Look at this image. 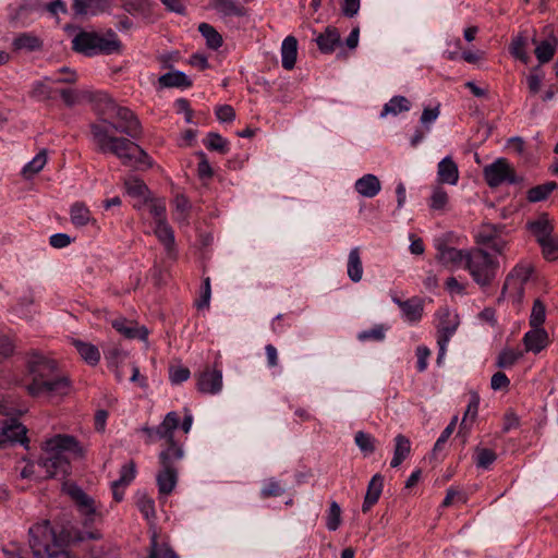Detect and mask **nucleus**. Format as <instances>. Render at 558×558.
<instances>
[{
  "label": "nucleus",
  "instance_id": "0eeeda50",
  "mask_svg": "<svg viewBox=\"0 0 558 558\" xmlns=\"http://www.w3.org/2000/svg\"><path fill=\"white\" fill-rule=\"evenodd\" d=\"M8 22L14 27H27L44 12L40 0H15L7 8Z\"/></svg>",
  "mask_w": 558,
  "mask_h": 558
},
{
  "label": "nucleus",
  "instance_id": "c85d7f7f",
  "mask_svg": "<svg viewBox=\"0 0 558 558\" xmlns=\"http://www.w3.org/2000/svg\"><path fill=\"white\" fill-rule=\"evenodd\" d=\"M380 187L379 179L371 173L364 174L362 178L357 179L354 184L355 191L367 198L375 197L379 193Z\"/></svg>",
  "mask_w": 558,
  "mask_h": 558
},
{
  "label": "nucleus",
  "instance_id": "423d86ee",
  "mask_svg": "<svg viewBox=\"0 0 558 558\" xmlns=\"http://www.w3.org/2000/svg\"><path fill=\"white\" fill-rule=\"evenodd\" d=\"M184 458V449L161 450L158 454L160 470L156 475V483L160 495H170L178 483V463Z\"/></svg>",
  "mask_w": 558,
  "mask_h": 558
},
{
  "label": "nucleus",
  "instance_id": "f704fd0d",
  "mask_svg": "<svg viewBox=\"0 0 558 558\" xmlns=\"http://www.w3.org/2000/svg\"><path fill=\"white\" fill-rule=\"evenodd\" d=\"M158 82L161 87L171 88V87H181L187 88L192 86V81L187 77V75L182 71H172L165 73L158 78Z\"/></svg>",
  "mask_w": 558,
  "mask_h": 558
},
{
  "label": "nucleus",
  "instance_id": "bb28decb",
  "mask_svg": "<svg viewBox=\"0 0 558 558\" xmlns=\"http://www.w3.org/2000/svg\"><path fill=\"white\" fill-rule=\"evenodd\" d=\"M527 229L535 236L537 243L553 236L554 226L547 214H542L537 219L527 222Z\"/></svg>",
  "mask_w": 558,
  "mask_h": 558
},
{
  "label": "nucleus",
  "instance_id": "680f3d73",
  "mask_svg": "<svg viewBox=\"0 0 558 558\" xmlns=\"http://www.w3.org/2000/svg\"><path fill=\"white\" fill-rule=\"evenodd\" d=\"M199 159L197 165V174L201 180H210L214 175V170L208 161L207 155L204 151L196 153Z\"/></svg>",
  "mask_w": 558,
  "mask_h": 558
},
{
  "label": "nucleus",
  "instance_id": "2eb2a0df",
  "mask_svg": "<svg viewBox=\"0 0 558 558\" xmlns=\"http://www.w3.org/2000/svg\"><path fill=\"white\" fill-rule=\"evenodd\" d=\"M531 274L532 267L529 264L520 263L515 267H513V269L507 275L505 279L501 295L498 299V301L505 298L509 289L521 292L523 290L524 283L529 281Z\"/></svg>",
  "mask_w": 558,
  "mask_h": 558
},
{
  "label": "nucleus",
  "instance_id": "9d476101",
  "mask_svg": "<svg viewBox=\"0 0 558 558\" xmlns=\"http://www.w3.org/2000/svg\"><path fill=\"white\" fill-rule=\"evenodd\" d=\"M505 230V225L484 222L480 226L474 236L475 243L488 246L497 254H502L507 246V241L502 238Z\"/></svg>",
  "mask_w": 558,
  "mask_h": 558
},
{
  "label": "nucleus",
  "instance_id": "338daca9",
  "mask_svg": "<svg viewBox=\"0 0 558 558\" xmlns=\"http://www.w3.org/2000/svg\"><path fill=\"white\" fill-rule=\"evenodd\" d=\"M191 376V372L185 366H171L169 368V379L172 385H180L186 381Z\"/></svg>",
  "mask_w": 558,
  "mask_h": 558
},
{
  "label": "nucleus",
  "instance_id": "9b49d317",
  "mask_svg": "<svg viewBox=\"0 0 558 558\" xmlns=\"http://www.w3.org/2000/svg\"><path fill=\"white\" fill-rule=\"evenodd\" d=\"M484 180L490 187L500 186L507 182L514 184L518 182L515 171L509 165L506 158H498L493 163L483 169Z\"/></svg>",
  "mask_w": 558,
  "mask_h": 558
},
{
  "label": "nucleus",
  "instance_id": "f3484780",
  "mask_svg": "<svg viewBox=\"0 0 558 558\" xmlns=\"http://www.w3.org/2000/svg\"><path fill=\"white\" fill-rule=\"evenodd\" d=\"M436 258L445 266L459 267L463 265L465 267L468 250H460L448 246L447 244H439L437 246Z\"/></svg>",
  "mask_w": 558,
  "mask_h": 558
},
{
  "label": "nucleus",
  "instance_id": "20e7f679",
  "mask_svg": "<svg viewBox=\"0 0 558 558\" xmlns=\"http://www.w3.org/2000/svg\"><path fill=\"white\" fill-rule=\"evenodd\" d=\"M464 269L469 271L476 284L485 289L495 280L499 269V260L482 247H472L468 250Z\"/></svg>",
  "mask_w": 558,
  "mask_h": 558
},
{
  "label": "nucleus",
  "instance_id": "ddd939ff",
  "mask_svg": "<svg viewBox=\"0 0 558 558\" xmlns=\"http://www.w3.org/2000/svg\"><path fill=\"white\" fill-rule=\"evenodd\" d=\"M26 427L15 418L5 422L0 428V447L21 444L27 447Z\"/></svg>",
  "mask_w": 558,
  "mask_h": 558
},
{
  "label": "nucleus",
  "instance_id": "6e6d98bb",
  "mask_svg": "<svg viewBox=\"0 0 558 558\" xmlns=\"http://www.w3.org/2000/svg\"><path fill=\"white\" fill-rule=\"evenodd\" d=\"M521 356V352L513 349H505L499 353L496 365L499 368H509L513 366Z\"/></svg>",
  "mask_w": 558,
  "mask_h": 558
},
{
  "label": "nucleus",
  "instance_id": "603ef678",
  "mask_svg": "<svg viewBox=\"0 0 558 558\" xmlns=\"http://www.w3.org/2000/svg\"><path fill=\"white\" fill-rule=\"evenodd\" d=\"M478 405H480V397L477 393H473L470 398V401L468 403L466 410L464 412L462 422L460 424V432L462 429L469 428L468 421L470 420L471 423L475 420L478 412Z\"/></svg>",
  "mask_w": 558,
  "mask_h": 558
},
{
  "label": "nucleus",
  "instance_id": "72a5a7b5",
  "mask_svg": "<svg viewBox=\"0 0 558 558\" xmlns=\"http://www.w3.org/2000/svg\"><path fill=\"white\" fill-rule=\"evenodd\" d=\"M410 452H411L410 439L402 434H398L395 437L393 457L390 461L391 468H398L409 457Z\"/></svg>",
  "mask_w": 558,
  "mask_h": 558
},
{
  "label": "nucleus",
  "instance_id": "052dcab7",
  "mask_svg": "<svg viewBox=\"0 0 558 558\" xmlns=\"http://www.w3.org/2000/svg\"><path fill=\"white\" fill-rule=\"evenodd\" d=\"M542 247V253L545 259L556 260L558 258V239L550 236L544 242H538Z\"/></svg>",
  "mask_w": 558,
  "mask_h": 558
},
{
  "label": "nucleus",
  "instance_id": "f257e3e1",
  "mask_svg": "<svg viewBox=\"0 0 558 558\" xmlns=\"http://www.w3.org/2000/svg\"><path fill=\"white\" fill-rule=\"evenodd\" d=\"M94 109L100 121L89 125L93 142L101 154H112L123 166L150 167L151 159L134 141L109 134L108 122H112L119 104L106 93H97L93 98Z\"/></svg>",
  "mask_w": 558,
  "mask_h": 558
},
{
  "label": "nucleus",
  "instance_id": "864d4df0",
  "mask_svg": "<svg viewBox=\"0 0 558 558\" xmlns=\"http://www.w3.org/2000/svg\"><path fill=\"white\" fill-rule=\"evenodd\" d=\"M510 52L514 58L519 59L525 64L530 60V57L526 53V39L523 36H517L512 39L510 45Z\"/></svg>",
  "mask_w": 558,
  "mask_h": 558
},
{
  "label": "nucleus",
  "instance_id": "a211bd4d",
  "mask_svg": "<svg viewBox=\"0 0 558 558\" xmlns=\"http://www.w3.org/2000/svg\"><path fill=\"white\" fill-rule=\"evenodd\" d=\"M402 312V317L409 323H417L421 320L424 312V301L420 296H413L405 301L399 298H392Z\"/></svg>",
  "mask_w": 558,
  "mask_h": 558
},
{
  "label": "nucleus",
  "instance_id": "2f4dec72",
  "mask_svg": "<svg viewBox=\"0 0 558 558\" xmlns=\"http://www.w3.org/2000/svg\"><path fill=\"white\" fill-rule=\"evenodd\" d=\"M72 344L78 352L80 356L88 365L96 366L99 363L100 351L95 344L82 341L80 339H73Z\"/></svg>",
  "mask_w": 558,
  "mask_h": 558
},
{
  "label": "nucleus",
  "instance_id": "393cba45",
  "mask_svg": "<svg viewBox=\"0 0 558 558\" xmlns=\"http://www.w3.org/2000/svg\"><path fill=\"white\" fill-rule=\"evenodd\" d=\"M532 43L535 45L534 53L539 64L548 63L554 58L558 44V39L555 36L541 41L533 37Z\"/></svg>",
  "mask_w": 558,
  "mask_h": 558
},
{
  "label": "nucleus",
  "instance_id": "4468645a",
  "mask_svg": "<svg viewBox=\"0 0 558 558\" xmlns=\"http://www.w3.org/2000/svg\"><path fill=\"white\" fill-rule=\"evenodd\" d=\"M120 7L125 13L145 23H154L157 20L154 13L156 3L150 0H122Z\"/></svg>",
  "mask_w": 558,
  "mask_h": 558
},
{
  "label": "nucleus",
  "instance_id": "79ce46f5",
  "mask_svg": "<svg viewBox=\"0 0 558 558\" xmlns=\"http://www.w3.org/2000/svg\"><path fill=\"white\" fill-rule=\"evenodd\" d=\"M215 9L225 16H244L247 11L243 5L233 0H216Z\"/></svg>",
  "mask_w": 558,
  "mask_h": 558
},
{
  "label": "nucleus",
  "instance_id": "6ab92c4d",
  "mask_svg": "<svg viewBox=\"0 0 558 558\" xmlns=\"http://www.w3.org/2000/svg\"><path fill=\"white\" fill-rule=\"evenodd\" d=\"M523 344L526 352L537 354L549 344L548 332L543 327H531L523 336Z\"/></svg>",
  "mask_w": 558,
  "mask_h": 558
},
{
  "label": "nucleus",
  "instance_id": "4be33fe9",
  "mask_svg": "<svg viewBox=\"0 0 558 558\" xmlns=\"http://www.w3.org/2000/svg\"><path fill=\"white\" fill-rule=\"evenodd\" d=\"M437 180L441 184L456 185L458 183V165L450 156H447L439 161L437 167Z\"/></svg>",
  "mask_w": 558,
  "mask_h": 558
},
{
  "label": "nucleus",
  "instance_id": "bf43d9fd",
  "mask_svg": "<svg viewBox=\"0 0 558 558\" xmlns=\"http://www.w3.org/2000/svg\"><path fill=\"white\" fill-rule=\"evenodd\" d=\"M341 524V508L336 501L330 502L326 526L329 531H336Z\"/></svg>",
  "mask_w": 558,
  "mask_h": 558
},
{
  "label": "nucleus",
  "instance_id": "8fccbe9b",
  "mask_svg": "<svg viewBox=\"0 0 558 558\" xmlns=\"http://www.w3.org/2000/svg\"><path fill=\"white\" fill-rule=\"evenodd\" d=\"M449 202L448 193L440 185H437L433 189L430 198H429V207L433 210H444Z\"/></svg>",
  "mask_w": 558,
  "mask_h": 558
},
{
  "label": "nucleus",
  "instance_id": "7c9ffc66",
  "mask_svg": "<svg viewBox=\"0 0 558 558\" xmlns=\"http://www.w3.org/2000/svg\"><path fill=\"white\" fill-rule=\"evenodd\" d=\"M298 57V40L294 36H287L281 45V63L283 69L292 70Z\"/></svg>",
  "mask_w": 558,
  "mask_h": 558
},
{
  "label": "nucleus",
  "instance_id": "58836bf2",
  "mask_svg": "<svg viewBox=\"0 0 558 558\" xmlns=\"http://www.w3.org/2000/svg\"><path fill=\"white\" fill-rule=\"evenodd\" d=\"M557 187L558 184L555 181L536 185L527 191L526 198L531 203L545 201Z\"/></svg>",
  "mask_w": 558,
  "mask_h": 558
},
{
  "label": "nucleus",
  "instance_id": "0e129e2a",
  "mask_svg": "<svg viewBox=\"0 0 558 558\" xmlns=\"http://www.w3.org/2000/svg\"><path fill=\"white\" fill-rule=\"evenodd\" d=\"M386 328L383 325H376L375 327L363 330L357 335L360 341H383L385 339Z\"/></svg>",
  "mask_w": 558,
  "mask_h": 558
},
{
  "label": "nucleus",
  "instance_id": "13d9d810",
  "mask_svg": "<svg viewBox=\"0 0 558 558\" xmlns=\"http://www.w3.org/2000/svg\"><path fill=\"white\" fill-rule=\"evenodd\" d=\"M284 493V488L281 486L280 482L275 478H269L265 482L264 486L260 489V498L267 499L270 497H279Z\"/></svg>",
  "mask_w": 558,
  "mask_h": 558
},
{
  "label": "nucleus",
  "instance_id": "5701e85b",
  "mask_svg": "<svg viewBox=\"0 0 558 558\" xmlns=\"http://www.w3.org/2000/svg\"><path fill=\"white\" fill-rule=\"evenodd\" d=\"M111 325L119 333L128 339H147L148 331L145 327H137L134 322L123 317L112 320Z\"/></svg>",
  "mask_w": 558,
  "mask_h": 558
},
{
  "label": "nucleus",
  "instance_id": "4c0bfd02",
  "mask_svg": "<svg viewBox=\"0 0 558 558\" xmlns=\"http://www.w3.org/2000/svg\"><path fill=\"white\" fill-rule=\"evenodd\" d=\"M411 102L404 96H393L387 104H385L380 117L388 114L397 116L401 112L409 111Z\"/></svg>",
  "mask_w": 558,
  "mask_h": 558
},
{
  "label": "nucleus",
  "instance_id": "aec40b11",
  "mask_svg": "<svg viewBox=\"0 0 558 558\" xmlns=\"http://www.w3.org/2000/svg\"><path fill=\"white\" fill-rule=\"evenodd\" d=\"M110 0H73L72 9L75 15H98L109 11Z\"/></svg>",
  "mask_w": 558,
  "mask_h": 558
},
{
  "label": "nucleus",
  "instance_id": "ea45409f",
  "mask_svg": "<svg viewBox=\"0 0 558 558\" xmlns=\"http://www.w3.org/2000/svg\"><path fill=\"white\" fill-rule=\"evenodd\" d=\"M71 222L77 227H84L92 220L90 210L83 203L76 202L70 209Z\"/></svg>",
  "mask_w": 558,
  "mask_h": 558
},
{
  "label": "nucleus",
  "instance_id": "b1692460",
  "mask_svg": "<svg viewBox=\"0 0 558 558\" xmlns=\"http://www.w3.org/2000/svg\"><path fill=\"white\" fill-rule=\"evenodd\" d=\"M384 487V476L379 473L375 474L367 485V490L364 497V501L362 505V511L364 513L368 512L371 508L377 504L379 497L383 493Z\"/></svg>",
  "mask_w": 558,
  "mask_h": 558
},
{
  "label": "nucleus",
  "instance_id": "a878e982",
  "mask_svg": "<svg viewBox=\"0 0 558 558\" xmlns=\"http://www.w3.org/2000/svg\"><path fill=\"white\" fill-rule=\"evenodd\" d=\"M96 36L94 32H80L72 40L73 50L92 57L96 54Z\"/></svg>",
  "mask_w": 558,
  "mask_h": 558
},
{
  "label": "nucleus",
  "instance_id": "e2e57ef3",
  "mask_svg": "<svg viewBox=\"0 0 558 558\" xmlns=\"http://www.w3.org/2000/svg\"><path fill=\"white\" fill-rule=\"evenodd\" d=\"M476 452L477 468L488 469L497 459V454L492 449L477 448Z\"/></svg>",
  "mask_w": 558,
  "mask_h": 558
},
{
  "label": "nucleus",
  "instance_id": "c9c22d12",
  "mask_svg": "<svg viewBox=\"0 0 558 558\" xmlns=\"http://www.w3.org/2000/svg\"><path fill=\"white\" fill-rule=\"evenodd\" d=\"M108 367L114 369L118 380H122V374L119 366L128 359V353L117 345L109 347L104 351Z\"/></svg>",
  "mask_w": 558,
  "mask_h": 558
},
{
  "label": "nucleus",
  "instance_id": "473e14b6",
  "mask_svg": "<svg viewBox=\"0 0 558 558\" xmlns=\"http://www.w3.org/2000/svg\"><path fill=\"white\" fill-rule=\"evenodd\" d=\"M347 272L350 280L354 283L360 282L363 277V264L360 247H353L349 252Z\"/></svg>",
  "mask_w": 558,
  "mask_h": 558
},
{
  "label": "nucleus",
  "instance_id": "09e8293b",
  "mask_svg": "<svg viewBox=\"0 0 558 558\" xmlns=\"http://www.w3.org/2000/svg\"><path fill=\"white\" fill-rule=\"evenodd\" d=\"M204 144L207 149L218 151L222 155L229 151V142L223 138L220 134L215 132H209L207 134Z\"/></svg>",
  "mask_w": 558,
  "mask_h": 558
},
{
  "label": "nucleus",
  "instance_id": "de8ad7c7",
  "mask_svg": "<svg viewBox=\"0 0 558 558\" xmlns=\"http://www.w3.org/2000/svg\"><path fill=\"white\" fill-rule=\"evenodd\" d=\"M46 80H49L52 84H74L77 81V73L69 66H62L51 75L46 76Z\"/></svg>",
  "mask_w": 558,
  "mask_h": 558
},
{
  "label": "nucleus",
  "instance_id": "774afa93",
  "mask_svg": "<svg viewBox=\"0 0 558 558\" xmlns=\"http://www.w3.org/2000/svg\"><path fill=\"white\" fill-rule=\"evenodd\" d=\"M148 558H179L178 555L168 547L159 548L156 536L151 539V550Z\"/></svg>",
  "mask_w": 558,
  "mask_h": 558
},
{
  "label": "nucleus",
  "instance_id": "49530a36",
  "mask_svg": "<svg viewBox=\"0 0 558 558\" xmlns=\"http://www.w3.org/2000/svg\"><path fill=\"white\" fill-rule=\"evenodd\" d=\"M136 506L146 520L156 518L155 501L146 493L137 494Z\"/></svg>",
  "mask_w": 558,
  "mask_h": 558
},
{
  "label": "nucleus",
  "instance_id": "e433bc0d",
  "mask_svg": "<svg viewBox=\"0 0 558 558\" xmlns=\"http://www.w3.org/2000/svg\"><path fill=\"white\" fill-rule=\"evenodd\" d=\"M46 76L43 80L35 81L28 93L29 97L36 101H48L54 97V89Z\"/></svg>",
  "mask_w": 558,
  "mask_h": 558
},
{
  "label": "nucleus",
  "instance_id": "f03ea898",
  "mask_svg": "<svg viewBox=\"0 0 558 558\" xmlns=\"http://www.w3.org/2000/svg\"><path fill=\"white\" fill-rule=\"evenodd\" d=\"M28 371L33 377L27 386L31 396L59 397L69 393L70 380L59 372L56 361L33 354L28 360Z\"/></svg>",
  "mask_w": 558,
  "mask_h": 558
},
{
  "label": "nucleus",
  "instance_id": "412c9836",
  "mask_svg": "<svg viewBox=\"0 0 558 558\" xmlns=\"http://www.w3.org/2000/svg\"><path fill=\"white\" fill-rule=\"evenodd\" d=\"M13 51L38 52L44 49V40L32 32L17 34L12 40Z\"/></svg>",
  "mask_w": 558,
  "mask_h": 558
},
{
  "label": "nucleus",
  "instance_id": "a18cd8bd",
  "mask_svg": "<svg viewBox=\"0 0 558 558\" xmlns=\"http://www.w3.org/2000/svg\"><path fill=\"white\" fill-rule=\"evenodd\" d=\"M354 442L364 457L373 454L376 450V438L368 433L362 430L355 433Z\"/></svg>",
  "mask_w": 558,
  "mask_h": 558
},
{
  "label": "nucleus",
  "instance_id": "a19ab883",
  "mask_svg": "<svg viewBox=\"0 0 558 558\" xmlns=\"http://www.w3.org/2000/svg\"><path fill=\"white\" fill-rule=\"evenodd\" d=\"M70 495L85 514L92 515L95 513L94 499L90 498L83 489L77 486L72 487L70 489Z\"/></svg>",
  "mask_w": 558,
  "mask_h": 558
},
{
  "label": "nucleus",
  "instance_id": "f8f14e48",
  "mask_svg": "<svg viewBox=\"0 0 558 558\" xmlns=\"http://www.w3.org/2000/svg\"><path fill=\"white\" fill-rule=\"evenodd\" d=\"M179 425V414L174 411H171L167 413L163 421L157 427H155L157 439L165 440V448L162 450L183 449V446L174 439V432Z\"/></svg>",
  "mask_w": 558,
  "mask_h": 558
},
{
  "label": "nucleus",
  "instance_id": "c03bdc74",
  "mask_svg": "<svg viewBox=\"0 0 558 558\" xmlns=\"http://www.w3.org/2000/svg\"><path fill=\"white\" fill-rule=\"evenodd\" d=\"M155 234L168 252L174 247V232L167 221L156 223Z\"/></svg>",
  "mask_w": 558,
  "mask_h": 558
},
{
  "label": "nucleus",
  "instance_id": "c756f323",
  "mask_svg": "<svg viewBox=\"0 0 558 558\" xmlns=\"http://www.w3.org/2000/svg\"><path fill=\"white\" fill-rule=\"evenodd\" d=\"M122 44L117 34L109 32L106 36L97 34L96 36V54H112L121 51Z\"/></svg>",
  "mask_w": 558,
  "mask_h": 558
},
{
  "label": "nucleus",
  "instance_id": "3c124183",
  "mask_svg": "<svg viewBox=\"0 0 558 558\" xmlns=\"http://www.w3.org/2000/svg\"><path fill=\"white\" fill-rule=\"evenodd\" d=\"M47 163V154L46 150H40L29 162H27L23 168V174L25 177H31L38 173Z\"/></svg>",
  "mask_w": 558,
  "mask_h": 558
},
{
  "label": "nucleus",
  "instance_id": "5fc2aeb1",
  "mask_svg": "<svg viewBox=\"0 0 558 558\" xmlns=\"http://www.w3.org/2000/svg\"><path fill=\"white\" fill-rule=\"evenodd\" d=\"M125 189L129 195L146 201L148 189L140 179H129L125 181Z\"/></svg>",
  "mask_w": 558,
  "mask_h": 558
},
{
  "label": "nucleus",
  "instance_id": "7ed1b4c3",
  "mask_svg": "<svg viewBox=\"0 0 558 558\" xmlns=\"http://www.w3.org/2000/svg\"><path fill=\"white\" fill-rule=\"evenodd\" d=\"M44 450L46 457L40 460V464L46 470L48 477L68 473L70 468L68 453L80 459L85 456V449L80 441L74 436L66 434H58L47 439Z\"/></svg>",
  "mask_w": 558,
  "mask_h": 558
},
{
  "label": "nucleus",
  "instance_id": "cd10ccee",
  "mask_svg": "<svg viewBox=\"0 0 558 558\" xmlns=\"http://www.w3.org/2000/svg\"><path fill=\"white\" fill-rule=\"evenodd\" d=\"M318 49L323 53H331L340 44V33L336 27L327 26L315 39Z\"/></svg>",
  "mask_w": 558,
  "mask_h": 558
},
{
  "label": "nucleus",
  "instance_id": "39448f33",
  "mask_svg": "<svg viewBox=\"0 0 558 558\" xmlns=\"http://www.w3.org/2000/svg\"><path fill=\"white\" fill-rule=\"evenodd\" d=\"M28 534L35 558H71L68 551L56 544V534L49 521L33 525Z\"/></svg>",
  "mask_w": 558,
  "mask_h": 558
},
{
  "label": "nucleus",
  "instance_id": "6e6552de",
  "mask_svg": "<svg viewBox=\"0 0 558 558\" xmlns=\"http://www.w3.org/2000/svg\"><path fill=\"white\" fill-rule=\"evenodd\" d=\"M109 134L118 132L125 134L129 140H138L143 135V128L137 116L128 107L119 106L112 122H108Z\"/></svg>",
  "mask_w": 558,
  "mask_h": 558
},
{
  "label": "nucleus",
  "instance_id": "37998d69",
  "mask_svg": "<svg viewBox=\"0 0 558 558\" xmlns=\"http://www.w3.org/2000/svg\"><path fill=\"white\" fill-rule=\"evenodd\" d=\"M198 32L206 39V45L208 48L217 50L222 46L223 40L221 35L210 24L201 23L198 25Z\"/></svg>",
  "mask_w": 558,
  "mask_h": 558
},
{
  "label": "nucleus",
  "instance_id": "dca6fc26",
  "mask_svg": "<svg viewBox=\"0 0 558 558\" xmlns=\"http://www.w3.org/2000/svg\"><path fill=\"white\" fill-rule=\"evenodd\" d=\"M197 390L202 393L216 395L222 389V372L206 368L197 376Z\"/></svg>",
  "mask_w": 558,
  "mask_h": 558
},
{
  "label": "nucleus",
  "instance_id": "4d7b16f0",
  "mask_svg": "<svg viewBox=\"0 0 558 558\" xmlns=\"http://www.w3.org/2000/svg\"><path fill=\"white\" fill-rule=\"evenodd\" d=\"M546 318V307L544 303L536 299L533 303L532 312L530 315L531 327H542Z\"/></svg>",
  "mask_w": 558,
  "mask_h": 558
},
{
  "label": "nucleus",
  "instance_id": "69168bd1",
  "mask_svg": "<svg viewBox=\"0 0 558 558\" xmlns=\"http://www.w3.org/2000/svg\"><path fill=\"white\" fill-rule=\"evenodd\" d=\"M148 209L156 223L167 221L166 219V203L161 199H151L148 203Z\"/></svg>",
  "mask_w": 558,
  "mask_h": 558
},
{
  "label": "nucleus",
  "instance_id": "1a4fd4ad",
  "mask_svg": "<svg viewBox=\"0 0 558 558\" xmlns=\"http://www.w3.org/2000/svg\"><path fill=\"white\" fill-rule=\"evenodd\" d=\"M437 317L439 319L437 325V344L439 348L437 363L440 364L446 355L447 345L459 326V320L457 316L451 315L447 307L439 308Z\"/></svg>",
  "mask_w": 558,
  "mask_h": 558
}]
</instances>
